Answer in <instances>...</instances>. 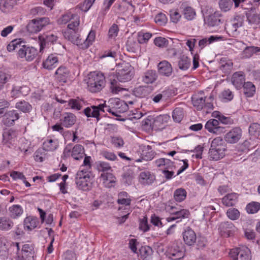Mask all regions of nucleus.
<instances>
[{"mask_svg": "<svg viewBox=\"0 0 260 260\" xmlns=\"http://www.w3.org/2000/svg\"><path fill=\"white\" fill-rule=\"evenodd\" d=\"M28 88L25 86H21L16 85L15 84H13L12 89L11 91V96L13 98H16L19 97L21 95L24 94L23 93V89L28 91Z\"/></svg>", "mask_w": 260, "mask_h": 260, "instance_id": "nucleus-46", "label": "nucleus"}, {"mask_svg": "<svg viewBox=\"0 0 260 260\" xmlns=\"http://www.w3.org/2000/svg\"><path fill=\"white\" fill-rule=\"evenodd\" d=\"M111 172L109 171L102 173L100 175V178L102 179L103 183L106 187H110L112 185V184L116 181V178Z\"/></svg>", "mask_w": 260, "mask_h": 260, "instance_id": "nucleus-42", "label": "nucleus"}, {"mask_svg": "<svg viewBox=\"0 0 260 260\" xmlns=\"http://www.w3.org/2000/svg\"><path fill=\"white\" fill-rule=\"evenodd\" d=\"M14 223L9 217L2 216L0 217V231H8L14 226Z\"/></svg>", "mask_w": 260, "mask_h": 260, "instance_id": "nucleus-39", "label": "nucleus"}, {"mask_svg": "<svg viewBox=\"0 0 260 260\" xmlns=\"http://www.w3.org/2000/svg\"><path fill=\"white\" fill-rule=\"evenodd\" d=\"M173 214V216L167 218L166 220L168 222L176 221V223H179L182 219L188 218L190 214L189 211L185 209H179L177 212Z\"/></svg>", "mask_w": 260, "mask_h": 260, "instance_id": "nucleus-26", "label": "nucleus"}, {"mask_svg": "<svg viewBox=\"0 0 260 260\" xmlns=\"http://www.w3.org/2000/svg\"><path fill=\"white\" fill-rule=\"evenodd\" d=\"M257 140L250 138L241 143L239 145V149L241 151L244 152H248L255 147L257 145Z\"/></svg>", "mask_w": 260, "mask_h": 260, "instance_id": "nucleus-36", "label": "nucleus"}, {"mask_svg": "<svg viewBox=\"0 0 260 260\" xmlns=\"http://www.w3.org/2000/svg\"><path fill=\"white\" fill-rule=\"evenodd\" d=\"M182 236L185 243L188 246L194 245L197 240L195 232L189 226L186 227L182 233Z\"/></svg>", "mask_w": 260, "mask_h": 260, "instance_id": "nucleus-23", "label": "nucleus"}, {"mask_svg": "<svg viewBox=\"0 0 260 260\" xmlns=\"http://www.w3.org/2000/svg\"><path fill=\"white\" fill-rule=\"evenodd\" d=\"M233 85L238 89L242 87L245 82V74L243 72L239 71L233 74L231 79Z\"/></svg>", "mask_w": 260, "mask_h": 260, "instance_id": "nucleus-27", "label": "nucleus"}, {"mask_svg": "<svg viewBox=\"0 0 260 260\" xmlns=\"http://www.w3.org/2000/svg\"><path fill=\"white\" fill-rule=\"evenodd\" d=\"M180 8L182 10L183 14L185 19L191 20L194 18L196 15L194 9L188 5L186 2L181 3Z\"/></svg>", "mask_w": 260, "mask_h": 260, "instance_id": "nucleus-31", "label": "nucleus"}, {"mask_svg": "<svg viewBox=\"0 0 260 260\" xmlns=\"http://www.w3.org/2000/svg\"><path fill=\"white\" fill-rule=\"evenodd\" d=\"M58 37L52 33L43 34L39 37L40 51L46 47L54 44L57 40Z\"/></svg>", "mask_w": 260, "mask_h": 260, "instance_id": "nucleus-18", "label": "nucleus"}, {"mask_svg": "<svg viewBox=\"0 0 260 260\" xmlns=\"http://www.w3.org/2000/svg\"><path fill=\"white\" fill-rule=\"evenodd\" d=\"M221 37H216L214 36H211L209 38H205L199 41V47L201 49H203L205 48L207 45H209L212 43L214 42L219 41L221 39Z\"/></svg>", "mask_w": 260, "mask_h": 260, "instance_id": "nucleus-50", "label": "nucleus"}, {"mask_svg": "<svg viewBox=\"0 0 260 260\" xmlns=\"http://www.w3.org/2000/svg\"><path fill=\"white\" fill-rule=\"evenodd\" d=\"M170 119V116L168 114L159 115L155 117L153 119L152 129L157 130L162 128Z\"/></svg>", "mask_w": 260, "mask_h": 260, "instance_id": "nucleus-25", "label": "nucleus"}, {"mask_svg": "<svg viewBox=\"0 0 260 260\" xmlns=\"http://www.w3.org/2000/svg\"><path fill=\"white\" fill-rule=\"evenodd\" d=\"M77 22H71L68 25V29L63 32V36L66 39L77 45L80 48L82 39L80 38L78 27L80 23Z\"/></svg>", "mask_w": 260, "mask_h": 260, "instance_id": "nucleus-6", "label": "nucleus"}, {"mask_svg": "<svg viewBox=\"0 0 260 260\" xmlns=\"http://www.w3.org/2000/svg\"><path fill=\"white\" fill-rule=\"evenodd\" d=\"M49 19L47 17L41 18L39 19H32L27 25V31L34 34L40 31L44 26L49 23Z\"/></svg>", "mask_w": 260, "mask_h": 260, "instance_id": "nucleus-9", "label": "nucleus"}, {"mask_svg": "<svg viewBox=\"0 0 260 260\" xmlns=\"http://www.w3.org/2000/svg\"><path fill=\"white\" fill-rule=\"evenodd\" d=\"M59 146L57 139L47 137L43 143V148L46 151H55Z\"/></svg>", "mask_w": 260, "mask_h": 260, "instance_id": "nucleus-33", "label": "nucleus"}, {"mask_svg": "<svg viewBox=\"0 0 260 260\" xmlns=\"http://www.w3.org/2000/svg\"><path fill=\"white\" fill-rule=\"evenodd\" d=\"M19 117V113L17 110H10L5 113L2 121L4 125L10 126L13 125L15 121L17 120Z\"/></svg>", "mask_w": 260, "mask_h": 260, "instance_id": "nucleus-19", "label": "nucleus"}, {"mask_svg": "<svg viewBox=\"0 0 260 260\" xmlns=\"http://www.w3.org/2000/svg\"><path fill=\"white\" fill-rule=\"evenodd\" d=\"M244 21V16H235L231 23L225 25V29L229 35L233 37H237L240 33L238 29L243 26Z\"/></svg>", "mask_w": 260, "mask_h": 260, "instance_id": "nucleus-8", "label": "nucleus"}, {"mask_svg": "<svg viewBox=\"0 0 260 260\" xmlns=\"http://www.w3.org/2000/svg\"><path fill=\"white\" fill-rule=\"evenodd\" d=\"M141 150V158L137 159L136 160L137 162H141L142 160H151L154 157L156 154V153L152 150V147L149 145L142 146Z\"/></svg>", "mask_w": 260, "mask_h": 260, "instance_id": "nucleus-24", "label": "nucleus"}, {"mask_svg": "<svg viewBox=\"0 0 260 260\" xmlns=\"http://www.w3.org/2000/svg\"><path fill=\"white\" fill-rule=\"evenodd\" d=\"M92 173L89 170L80 169L76 174L75 183L79 189L89 190L91 188Z\"/></svg>", "mask_w": 260, "mask_h": 260, "instance_id": "nucleus-4", "label": "nucleus"}, {"mask_svg": "<svg viewBox=\"0 0 260 260\" xmlns=\"http://www.w3.org/2000/svg\"><path fill=\"white\" fill-rule=\"evenodd\" d=\"M155 179V175L148 171L141 172L139 176V182L143 185H150Z\"/></svg>", "mask_w": 260, "mask_h": 260, "instance_id": "nucleus-32", "label": "nucleus"}, {"mask_svg": "<svg viewBox=\"0 0 260 260\" xmlns=\"http://www.w3.org/2000/svg\"><path fill=\"white\" fill-rule=\"evenodd\" d=\"M242 136V129L240 127H234L225 135L224 140L229 144H235L241 139Z\"/></svg>", "mask_w": 260, "mask_h": 260, "instance_id": "nucleus-12", "label": "nucleus"}, {"mask_svg": "<svg viewBox=\"0 0 260 260\" xmlns=\"http://www.w3.org/2000/svg\"><path fill=\"white\" fill-rule=\"evenodd\" d=\"M34 251L31 245L26 244L23 245L21 250L22 260H30L34 257Z\"/></svg>", "mask_w": 260, "mask_h": 260, "instance_id": "nucleus-43", "label": "nucleus"}, {"mask_svg": "<svg viewBox=\"0 0 260 260\" xmlns=\"http://www.w3.org/2000/svg\"><path fill=\"white\" fill-rule=\"evenodd\" d=\"M8 212L10 218L17 219L22 215L23 209L19 205H13L9 208Z\"/></svg>", "mask_w": 260, "mask_h": 260, "instance_id": "nucleus-40", "label": "nucleus"}, {"mask_svg": "<svg viewBox=\"0 0 260 260\" xmlns=\"http://www.w3.org/2000/svg\"><path fill=\"white\" fill-rule=\"evenodd\" d=\"M246 210L249 214L256 213L260 210V203L257 202H251L247 205Z\"/></svg>", "mask_w": 260, "mask_h": 260, "instance_id": "nucleus-57", "label": "nucleus"}, {"mask_svg": "<svg viewBox=\"0 0 260 260\" xmlns=\"http://www.w3.org/2000/svg\"><path fill=\"white\" fill-rule=\"evenodd\" d=\"M70 20H73L72 22L78 21L77 22L80 23V16L75 12L73 8L62 15L58 19V23L60 24H64Z\"/></svg>", "mask_w": 260, "mask_h": 260, "instance_id": "nucleus-20", "label": "nucleus"}, {"mask_svg": "<svg viewBox=\"0 0 260 260\" xmlns=\"http://www.w3.org/2000/svg\"><path fill=\"white\" fill-rule=\"evenodd\" d=\"M219 125V122L218 120L211 119L206 122L205 127L210 133L220 135L224 132V128Z\"/></svg>", "mask_w": 260, "mask_h": 260, "instance_id": "nucleus-17", "label": "nucleus"}, {"mask_svg": "<svg viewBox=\"0 0 260 260\" xmlns=\"http://www.w3.org/2000/svg\"><path fill=\"white\" fill-rule=\"evenodd\" d=\"M24 44V42L22 39H16L10 42L7 46V50L12 52L16 49H20Z\"/></svg>", "mask_w": 260, "mask_h": 260, "instance_id": "nucleus-51", "label": "nucleus"}, {"mask_svg": "<svg viewBox=\"0 0 260 260\" xmlns=\"http://www.w3.org/2000/svg\"><path fill=\"white\" fill-rule=\"evenodd\" d=\"M242 87L243 93L247 97L252 96L255 91V86L250 82H245Z\"/></svg>", "mask_w": 260, "mask_h": 260, "instance_id": "nucleus-53", "label": "nucleus"}, {"mask_svg": "<svg viewBox=\"0 0 260 260\" xmlns=\"http://www.w3.org/2000/svg\"><path fill=\"white\" fill-rule=\"evenodd\" d=\"M229 255L232 260H251V250L246 245H239L230 250Z\"/></svg>", "mask_w": 260, "mask_h": 260, "instance_id": "nucleus-7", "label": "nucleus"}, {"mask_svg": "<svg viewBox=\"0 0 260 260\" xmlns=\"http://www.w3.org/2000/svg\"><path fill=\"white\" fill-rule=\"evenodd\" d=\"M228 217L232 220L238 219L240 215V212L236 208H230L227 210Z\"/></svg>", "mask_w": 260, "mask_h": 260, "instance_id": "nucleus-64", "label": "nucleus"}, {"mask_svg": "<svg viewBox=\"0 0 260 260\" xmlns=\"http://www.w3.org/2000/svg\"><path fill=\"white\" fill-rule=\"evenodd\" d=\"M133 76V72L131 65L127 64L123 68L118 70L116 74L117 80L121 82L130 81Z\"/></svg>", "mask_w": 260, "mask_h": 260, "instance_id": "nucleus-13", "label": "nucleus"}, {"mask_svg": "<svg viewBox=\"0 0 260 260\" xmlns=\"http://www.w3.org/2000/svg\"><path fill=\"white\" fill-rule=\"evenodd\" d=\"M126 112L128 119L131 120L139 119L143 116V113L137 109L128 111H127Z\"/></svg>", "mask_w": 260, "mask_h": 260, "instance_id": "nucleus-58", "label": "nucleus"}, {"mask_svg": "<svg viewBox=\"0 0 260 260\" xmlns=\"http://www.w3.org/2000/svg\"><path fill=\"white\" fill-rule=\"evenodd\" d=\"M38 54L37 50L33 47L24 44L18 51V55L20 58H25L27 61H32Z\"/></svg>", "mask_w": 260, "mask_h": 260, "instance_id": "nucleus-11", "label": "nucleus"}, {"mask_svg": "<svg viewBox=\"0 0 260 260\" xmlns=\"http://www.w3.org/2000/svg\"><path fill=\"white\" fill-rule=\"evenodd\" d=\"M191 60L185 55L180 56L179 58L178 65L179 68L183 71L187 70L190 67Z\"/></svg>", "mask_w": 260, "mask_h": 260, "instance_id": "nucleus-48", "label": "nucleus"}, {"mask_svg": "<svg viewBox=\"0 0 260 260\" xmlns=\"http://www.w3.org/2000/svg\"><path fill=\"white\" fill-rule=\"evenodd\" d=\"M101 111L105 112L104 104L86 107L83 110V113L87 117L95 118L96 120L99 121L100 119V113Z\"/></svg>", "mask_w": 260, "mask_h": 260, "instance_id": "nucleus-14", "label": "nucleus"}, {"mask_svg": "<svg viewBox=\"0 0 260 260\" xmlns=\"http://www.w3.org/2000/svg\"><path fill=\"white\" fill-rule=\"evenodd\" d=\"M260 51V48L255 46H249L245 48L243 51L244 56L246 57H250L254 53H257Z\"/></svg>", "mask_w": 260, "mask_h": 260, "instance_id": "nucleus-63", "label": "nucleus"}, {"mask_svg": "<svg viewBox=\"0 0 260 260\" xmlns=\"http://www.w3.org/2000/svg\"><path fill=\"white\" fill-rule=\"evenodd\" d=\"M18 133L12 128L4 129L3 133L2 144L9 148L14 146Z\"/></svg>", "mask_w": 260, "mask_h": 260, "instance_id": "nucleus-10", "label": "nucleus"}, {"mask_svg": "<svg viewBox=\"0 0 260 260\" xmlns=\"http://www.w3.org/2000/svg\"><path fill=\"white\" fill-rule=\"evenodd\" d=\"M12 78V75L6 70L0 69V85H3Z\"/></svg>", "mask_w": 260, "mask_h": 260, "instance_id": "nucleus-61", "label": "nucleus"}, {"mask_svg": "<svg viewBox=\"0 0 260 260\" xmlns=\"http://www.w3.org/2000/svg\"><path fill=\"white\" fill-rule=\"evenodd\" d=\"M185 112L183 108L177 107L172 112V117L174 121L180 122L184 117Z\"/></svg>", "mask_w": 260, "mask_h": 260, "instance_id": "nucleus-52", "label": "nucleus"}, {"mask_svg": "<svg viewBox=\"0 0 260 260\" xmlns=\"http://www.w3.org/2000/svg\"><path fill=\"white\" fill-rule=\"evenodd\" d=\"M88 90L92 93L100 91L105 87L106 79L103 73L100 72H93L88 75L87 82Z\"/></svg>", "mask_w": 260, "mask_h": 260, "instance_id": "nucleus-1", "label": "nucleus"}, {"mask_svg": "<svg viewBox=\"0 0 260 260\" xmlns=\"http://www.w3.org/2000/svg\"><path fill=\"white\" fill-rule=\"evenodd\" d=\"M192 104L197 110H201L205 106L206 97L203 96L202 92L194 94L192 96Z\"/></svg>", "mask_w": 260, "mask_h": 260, "instance_id": "nucleus-37", "label": "nucleus"}, {"mask_svg": "<svg viewBox=\"0 0 260 260\" xmlns=\"http://www.w3.org/2000/svg\"><path fill=\"white\" fill-rule=\"evenodd\" d=\"M248 131L250 135L256 140L260 136V124L257 122L251 123Z\"/></svg>", "mask_w": 260, "mask_h": 260, "instance_id": "nucleus-54", "label": "nucleus"}, {"mask_svg": "<svg viewBox=\"0 0 260 260\" xmlns=\"http://www.w3.org/2000/svg\"><path fill=\"white\" fill-rule=\"evenodd\" d=\"M92 4L93 2H91V0H85L83 3L79 4L73 9L79 16L81 12H87L91 7Z\"/></svg>", "mask_w": 260, "mask_h": 260, "instance_id": "nucleus-47", "label": "nucleus"}, {"mask_svg": "<svg viewBox=\"0 0 260 260\" xmlns=\"http://www.w3.org/2000/svg\"><path fill=\"white\" fill-rule=\"evenodd\" d=\"M70 75L69 70L64 66L59 67L55 73V79L60 83L67 82Z\"/></svg>", "mask_w": 260, "mask_h": 260, "instance_id": "nucleus-22", "label": "nucleus"}, {"mask_svg": "<svg viewBox=\"0 0 260 260\" xmlns=\"http://www.w3.org/2000/svg\"><path fill=\"white\" fill-rule=\"evenodd\" d=\"M225 146L224 145L222 138L221 137L214 138L211 142L209 151L210 159L218 160L223 158L225 155Z\"/></svg>", "mask_w": 260, "mask_h": 260, "instance_id": "nucleus-3", "label": "nucleus"}, {"mask_svg": "<svg viewBox=\"0 0 260 260\" xmlns=\"http://www.w3.org/2000/svg\"><path fill=\"white\" fill-rule=\"evenodd\" d=\"M219 6L222 11L227 12L232 8L233 2L231 0H220Z\"/></svg>", "mask_w": 260, "mask_h": 260, "instance_id": "nucleus-62", "label": "nucleus"}, {"mask_svg": "<svg viewBox=\"0 0 260 260\" xmlns=\"http://www.w3.org/2000/svg\"><path fill=\"white\" fill-rule=\"evenodd\" d=\"M39 223V219L37 217L33 216H27L23 221L24 228L28 231H31L36 228Z\"/></svg>", "mask_w": 260, "mask_h": 260, "instance_id": "nucleus-35", "label": "nucleus"}, {"mask_svg": "<svg viewBox=\"0 0 260 260\" xmlns=\"http://www.w3.org/2000/svg\"><path fill=\"white\" fill-rule=\"evenodd\" d=\"M166 254L172 260H181L185 256L184 246L181 241H175L168 246Z\"/></svg>", "mask_w": 260, "mask_h": 260, "instance_id": "nucleus-5", "label": "nucleus"}, {"mask_svg": "<svg viewBox=\"0 0 260 260\" xmlns=\"http://www.w3.org/2000/svg\"><path fill=\"white\" fill-rule=\"evenodd\" d=\"M95 38V32L94 31L91 30L89 32L85 40L82 39V43L80 44V48L85 49L88 48L94 41Z\"/></svg>", "mask_w": 260, "mask_h": 260, "instance_id": "nucleus-45", "label": "nucleus"}, {"mask_svg": "<svg viewBox=\"0 0 260 260\" xmlns=\"http://www.w3.org/2000/svg\"><path fill=\"white\" fill-rule=\"evenodd\" d=\"M16 108L24 113L29 112L32 109L31 105L25 101H21L17 103L16 104Z\"/></svg>", "mask_w": 260, "mask_h": 260, "instance_id": "nucleus-60", "label": "nucleus"}, {"mask_svg": "<svg viewBox=\"0 0 260 260\" xmlns=\"http://www.w3.org/2000/svg\"><path fill=\"white\" fill-rule=\"evenodd\" d=\"M187 192L186 190L182 188L176 189L174 192V198L178 202H181L184 201L186 198Z\"/></svg>", "mask_w": 260, "mask_h": 260, "instance_id": "nucleus-56", "label": "nucleus"}, {"mask_svg": "<svg viewBox=\"0 0 260 260\" xmlns=\"http://www.w3.org/2000/svg\"><path fill=\"white\" fill-rule=\"evenodd\" d=\"M150 92V88L146 86H140L134 88V94L138 98H143L148 95Z\"/></svg>", "mask_w": 260, "mask_h": 260, "instance_id": "nucleus-44", "label": "nucleus"}, {"mask_svg": "<svg viewBox=\"0 0 260 260\" xmlns=\"http://www.w3.org/2000/svg\"><path fill=\"white\" fill-rule=\"evenodd\" d=\"M238 194L236 193L233 192L228 193L222 199V203L226 207L234 206L238 202Z\"/></svg>", "mask_w": 260, "mask_h": 260, "instance_id": "nucleus-38", "label": "nucleus"}, {"mask_svg": "<svg viewBox=\"0 0 260 260\" xmlns=\"http://www.w3.org/2000/svg\"><path fill=\"white\" fill-rule=\"evenodd\" d=\"M85 155L84 147L80 144L75 145L72 150L71 156L75 160H80Z\"/></svg>", "mask_w": 260, "mask_h": 260, "instance_id": "nucleus-41", "label": "nucleus"}, {"mask_svg": "<svg viewBox=\"0 0 260 260\" xmlns=\"http://www.w3.org/2000/svg\"><path fill=\"white\" fill-rule=\"evenodd\" d=\"M139 251L140 256L143 260H149L153 253L152 249L148 246H142Z\"/></svg>", "mask_w": 260, "mask_h": 260, "instance_id": "nucleus-49", "label": "nucleus"}, {"mask_svg": "<svg viewBox=\"0 0 260 260\" xmlns=\"http://www.w3.org/2000/svg\"><path fill=\"white\" fill-rule=\"evenodd\" d=\"M95 166L96 170L99 172H102V173L113 171L110 165L105 161H98L95 162Z\"/></svg>", "mask_w": 260, "mask_h": 260, "instance_id": "nucleus-55", "label": "nucleus"}, {"mask_svg": "<svg viewBox=\"0 0 260 260\" xmlns=\"http://www.w3.org/2000/svg\"><path fill=\"white\" fill-rule=\"evenodd\" d=\"M158 70L160 75L169 77L172 73L173 68L169 62L164 60L158 63Z\"/></svg>", "mask_w": 260, "mask_h": 260, "instance_id": "nucleus-34", "label": "nucleus"}, {"mask_svg": "<svg viewBox=\"0 0 260 260\" xmlns=\"http://www.w3.org/2000/svg\"><path fill=\"white\" fill-rule=\"evenodd\" d=\"M58 64V57L55 54H51L48 55L43 62V67L47 70H52Z\"/></svg>", "mask_w": 260, "mask_h": 260, "instance_id": "nucleus-30", "label": "nucleus"}, {"mask_svg": "<svg viewBox=\"0 0 260 260\" xmlns=\"http://www.w3.org/2000/svg\"><path fill=\"white\" fill-rule=\"evenodd\" d=\"M68 105L72 109L79 111L83 107V102L79 99H70Z\"/></svg>", "mask_w": 260, "mask_h": 260, "instance_id": "nucleus-59", "label": "nucleus"}, {"mask_svg": "<svg viewBox=\"0 0 260 260\" xmlns=\"http://www.w3.org/2000/svg\"><path fill=\"white\" fill-rule=\"evenodd\" d=\"M224 22L222 15L218 11L209 15L206 20V23L210 27L219 26Z\"/></svg>", "mask_w": 260, "mask_h": 260, "instance_id": "nucleus-16", "label": "nucleus"}, {"mask_svg": "<svg viewBox=\"0 0 260 260\" xmlns=\"http://www.w3.org/2000/svg\"><path fill=\"white\" fill-rule=\"evenodd\" d=\"M246 16L249 24L260 27V14L256 13L254 9H251L246 11Z\"/></svg>", "mask_w": 260, "mask_h": 260, "instance_id": "nucleus-29", "label": "nucleus"}, {"mask_svg": "<svg viewBox=\"0 0 260 260\" xmlns=\"http://www.w3.org/2000/svg\"><path fill=\"white\" fill-rule=\"evenodd\" d=\"M104 105L105 111L116 117H120V114L126 112L128 109L127 104L118 98H111L108 101L107 104Z\"/></svg>", "mask_w": 260, "mask_h": 260, "instance_id": "nucleus-2", "label": "nucleus"}, {"mask_svg": "<svg viewBox=\"0 0 260 260\" xmlns=\"http://www.w3.org/2000/svg\"><path fill=\"white\" fill-rule=\"evenodd\" d=\"M218 230L222 236L230 237L236 232L237 228L232 222L225 221L220 223Z\"/></svg>", "mask_w": 260, "mask_h": 260, "instance_id": "nucleus-15", "label": "nucleus"}, {"mask_svg": "<svg viewBox=\"0 0 260 260\" xmlns=\"http://www.w3.org/2000/svg\"><path fill=\"white\" fill-rule=\"evenodd\" d=\"M77 121L76 115L70 112L62 114L60 119V124L66 128H70L74 125Z\"/></svg>", "mask_w": 260, "mask_h": 260, "instance_id": "nucleus-21", "label": "nucleus"}, {"mask_svg": "<svg viewBox=\"0 0 260 260\" xmlns=\"http://www.w3.org/2000/svg\"><path fill=\"white\" fill-rule=\"evenodd\" d=\"M158 78V75L156 71L148 70L142 76V81L146 84L154 83Z\"/></svg>", "mask_w": 260, "mask_h": 260, "instance_id": "nucleus-28", "label": "nucleus"}]
</instances>
